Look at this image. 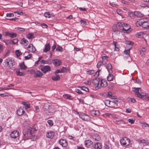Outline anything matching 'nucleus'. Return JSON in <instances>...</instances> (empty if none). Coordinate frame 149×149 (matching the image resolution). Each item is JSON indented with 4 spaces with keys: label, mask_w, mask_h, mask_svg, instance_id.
<instances>
[{
    "label": "nucleus",
    "mask_w": 149,
    "mask_h": 149,
    "mask_svg": "<svg viewBox=\"0 0 149 149\" xmlns=\"http://www.w3.org/2000/svg\"><path fill=\"white\" fill-rule=\"evenodd\" d=\"M121 2L123 4H125L127 5H130V3L127 1H126L125 0H123L121 1Z\"/></svg>",
    "instance_id": "6e6d98bb"
},
{
    "label": "nucleus",
    "mask_w": 149,
    "mask_h": 149,
    "mask_svg": "<svg viewBox=\"0 0 149 149\" xmlns=\"http://www.w3.org/2000/svg\"><path fill=\"white\" fill-rule=\"evenodd\" d=\"M111 102H113V104H114L116 105H117L118 103V101L116 99L113 100V101H111Z\"/></svg>",
    "instance_id": "e2e57ef3"
},
{
    "label": "nucleus",
    "mask_w": 149,
    "mask_h": 149,
    "mask_svg": "<svg viewBox=\"0 0 149 149\" xmlns=\"http://www.w3.org/2000/svg\"><path fill=\"white\" fill-rule=\"evenodd\" d=\"M3 42L5 43L6 45H8L9 44L12 43L11 40H8L6 41H3Z\"/></svg>",
    "instance_id": "0e129e2a"
},
{
    "label": "nucleus",
    "mask_w": 149,
    "mask_h": 149,
    "mask_svg": "<svg viewBox=\"0 0 149 149\" xmlns=\"http://www.w3.org/2000/svg\"><path fill=\"white\" fill-rule=\"evenodd\" d=\"M126 44L129 45H133L134 43L133 42L130 41H126Z\"/></svg>",
    "instance_id": "13d9d810"
},
{
    "label": "nucleus",
    "mask_w": 149,
    "mask_h": 149,
    "mask_svg": "<svg viewBox=\"0 0 149 149\" xmlns=\"http://www.w3.org/2000/svg\"><path fill=\"white\" fill-rule=\"evenodd\" d=\"M139 143L144 146H146L149 143L148 141L144 139L140 140L139 141Z\"/></svg>",
    "instance_id": "c756f323"
},
{
    "label": "nucleus",
    "mask_w": 149,
    "mask_h": 149,
    "mask_svg": "<svg viewBox=\"0 0 149 149\" xmlns=\"http://www.w3.org/2000/svg\"><path fill=\"white\" fill-rule=\"evenodd\" d=\"M15 54L17 56L19 57L22 53L19 50H17L15 51Z\"/></svg>",
    "instance_id": "a18cd8bd"
},
{
    "label": "nucleus",
    "mask_w": 149,
    "mask_h": 149,
    "mask_svg": "<svg viewBox=\"0 0 149 149\" xmlns=\"http://www.w3.org/2000/svg\"><path fill=\"white\" fill-rule=\"evenodd\" d=\"M53 63L55 66H58L61 65V60L59 59H55L53 60Z\"/></svg>",
    "instance_id": "a211bd4d"
},
{
    "label": "nucleus",
    "mask_w": 149,
    "mask_h": 149,
    "mask_svg": "<svg viewBox=\"0 0 149 149\" xmlns=\"http://www.w3.org/2000/svg\"><path fill=\"white\" fill-rule=\"evenodd\" d=\"M44 16L46 17L50 18L51 17V15L49 12H47L45 13Z\"/></svg>",
    "instance_id": "603ef678"
},
{
    "label": "nucleus",
    "mask_w": 149,
    "mask_h": 149,
    "mask_svg": "<svg viewBox=\"0 0 149 149\" xmlns=\"http://www.w3.org/2000/svg\"><path fill=\"white\" fill-rule=\"evenodd\" d=\"M59 144L63 147H66L68 145L67 141L65 139H61L59 141Z\"/></svg>",
    "instance_id": "9b49d317"
},
{
    "label": "nucleus",
    "mask_w": 149,
    "mask_h": 149,
    "mask_svg": "<svg viewBox=\"0 0 149 149\" xmlns=\"http://www.w3.org/2000/svg\"><path fill=\"white\" fill-rule=\"evenodd\" d=\"M95 149H101L102 147V144L100 143H97L93 146Z\"/></svg>",
    "instance_id": "c85d7f7f"
},
{
    "label": "nucleus",
    "mask_w": 149,
    "mask_h": 149,
    "mask_svg": "<svg viewBox=\"0 0 149 149\" xmlns=\"http://www.w3.org/2000/svg\"><path fill=\"white\" fill-rule=\"evenodd\" d=\"M108 58V57L107 55L102 56V61H103V63L105 64H106Z\"/></svg>",
    "instance_id": "473e14b6"
},
{
    "label": "nucleus",
    "mask_w": 149,
    "mask_h": 149,
    "mask_svg": "<svg viewBox=\"0 0 149 149\" xmlns=\"http://www.w3.org/2000/svg\"><path fill=\"white\" fill-rule=\"evenodd\" d=\"M130 26L127 24V25H125L122 29L123 30L124 33H128L130 32Z\"/></svg>",
    "instance_id": "ddd939ff"
},
{
    "label": "nucleus",
    "mask_w": 149,
    "mask_h": 149,
    "mask_svg": "<svg viewBox=\"0 0 149 149\" xmlns=\"http://www.w3.org/2000/svg\"><path fill=\"white\" fill-rule=\"evenodd\" d=\"M81 89L83 90L86 92L89 91L88 88L85 86H82L80 87Z\"/></svg>",
    "instance_id": "09e8293b"
},
{
    "label": "nucleus",
    "mask_w": 149,
    "mask_h": 149,
    "mask_svg": "<svg viewBox=\"0 0 149 149\" xmlns=\"http://www.w3.org/2000/svg\"><path fill=\"white\" fill-rule=\"evenodd\" d=\"M61 70L62 73L65 72L69 71V69L68 68L64 67H63Z\"/></svg>",
    "instance_id": "a19ab883"
},
{
    "label": "nucleus",
    "mask_w": 149,
    "mask_h": 149,
    "mask_svg": "<svg viewBox=\"0 0 149 149\" xmlns=\"http://www.w3.org/2000/svg\"><path fill=\"white\" fill-rule=\"evenodd\" d=\"M105 64H104L103 61H102V62H101V61H99L97 64V68H99L100 67V66L102 65H105Z\"/></svg>",
    "instance_id": "49530a36"
},
{
    "label": "nucleus",
    "mask_w": 149,
    "mask_h": 149,
    "mask_svg": "<svg viewBox=\"0 0 149 149\" xmlns=\"http://www.w3.org/2000/svg\"><path fill=\"white\" fill-rule=\"evenodd\" d=\"M107 86V81L103 79L101 80L100 85L99 86H95V88L96 89H99L101 87H105Z\"/></svg>",
    "instance_id": "0eeeda50"
},
{
    "label": "nucleus",
    "mask_w": 149,
    "mask_h": 149,
    "mask_svg": "<svg viewBox=\"0 0 149 149\" xmlns=\"http://www.w3.org/2000/svg\"><path fill=\"white\" fill-rule=\"evenodd\" d=\"M47 123L50 126H52L53 125V123L52 121L51 120H49L47 121Z\"/></svg>",
    "instance_id": "680f3d73"
},
{
    "label": "nucleus",
    "mask_w": 149,
    "mask_h": 149,
    "mask_svg": "<svg viewBox=\"0 0 149 149\" xmlns=\"http://www.w3.org/2000/svg\"><path fill=\"white\" fill-rule=\"evenodd\" d=\"M19 135V132L17 131H14L10 134V136L12 138H16Z\"/></svg>",
    "instance_id": "4468645a"
},
{
    "label": "nucleus",
    "mask_w": 149,
    "mask_h": 149,
    "mask_svg": "<svg viewBox=\"0 0 149 149\" xmlns=\"http://www.w3.org/2000/svg\"><path fill=\"white\" fill-rule=\"evenodd\" d=\"M32 130L31 128L24 130L23 132L24 136L25 137L31 138L32 137H34V138H35L36 136L34 133L32 132Z\"/></svg>",
    "instance_id": "7ed1b4c3"
},
{
    "label": "nucleus",
    "mask_w": 149,
    "mask_h": 149,
    "mask_svg": "<svg viewBox=\"0 0 149 149\" xmlns=\"http://www.w3.org/2000/svg\"><path fill=\"white\" fill-rule=\"evenodd\" d=\"M40 70L44 73H46L51 70V68L49 65L44 66L41 68Z\"/></svg>",
    "instance_id": "1a4fd4ad"
},
{
    "label": "nucleus",
    "mask_w": 149,
    "mask_h": 149,
    "mask_svg": "<svg viewBox=\"0 0 149 149\" xmlns=\"http://www.w3.org/2000/svg\"><path fill=\"white\" fill-rule=\"evenodd\" d=\"M120 143L122 145L126 146L129 145L130 143V140L129 138L127 137H124L120 140Z\"/></svg>",
    "instance_id": "423d86ee"
},
{
    "label": "nucleus",
    "mask_w": 149,
    "mask_h": 149,
    "mask_svg": "<svg viewBox=\"0 0 149 149\" xmlns=\"http://www.w3.org/2000/svg\"><path fill=\"white\" fill-rule=\"evenodd\" d=\"M54 133L52 131L48 132L47 134V136L49 138L52 139L54 136Z\"/></svg>",
    "instance_id": "5701e85b"
},
{
    "label": "nucleus",
    "mask_w": 149,
    "mask_h": 149,
    "mask_svg": "<svg viewBox=\"0 0 149 149\" xmlns=\"http://www.w3.org/2000/svg\"><path fill=\"white\" fill-rule=\"evenodd\" d=\"M63 96L65 98L69 100H72V97L70 95L68 94H66L63 95Z\"/></svg>",
    "instance_id": "4c0bfd02"
},
{
    "label": "nucleus",
    "mask_w": 149,
    "mask_h": 149,
    "mask_svg": "<svg viewBox=\"0 0 149 149\" xmlns=\"http://www.w3.org/2000/svg\"><path fill=\"white\" fill-rule=\"evenodd\" d=\"M148 19L147 18H143L142 19L137 20L135 24L137 26H139L142 25V28L145 30L149 29V22Z\"/></svg>",
    "instance_id": "f257e3e1"
},
{
    "label": "nucleus",
    "mask_w": 149,
    "mask_h": 149,
    "mask_svg": "<svg viewBox=\"0 0 149 149\" xmlns=\"http://www.w3.org/2000/svg\"><path fill=\"white\" fill-rule=\"evenodd\" d=\"M140 88H133V91L135 93L136 95H137V97L142 99H146V95H142L140 94L139 92V90Z\"/></svg>",
    "instance_id": "20e7f679"
},
{
    "label": "nucleus",
    "mask_w": 149,
    "mask_h": 149,
    "mask_svg": "<svg viewBox=\"0 0 149 149\" xmlns=\"http://www.w3.org/2000/svg\"><path fill=\"white\" fill-rule=\"evenodd\" d=\"M118 25L121 28H123V27L125 26V25H127V24L124 23L123 22H118Z\"/></svg>",
    "instance_id": "58836bf2"
},
{
    "label": "nucleus",
    "mask_w": 149,
    "mask_h": 149,
    "mask_svg": "<svg viewBox=\"0 0 149 149\" xmlns=\"http://www.w3.org/2000/svg\"><path fill=\"white\" fill-rule=\"evenodd\" d=\"M43 75V73L40 70H37L35 71L34 77H41Z\"/></svg>",
    "instance_id": "f8f14e48"
},
{
    "label": "nucleus",
    "mask_w": 149,
    "mask_h": 149,
    "mask_svg": "<svg viewBox=\"0 0 149 149\" xmlns=\"http://www.w3.org/2000/svg\"><path fill=\"white\" fill-rule=\"evenodd\" d=\"M127 121L131 124H134L135 122V120L133 119H128Z\"/></svg>",
    "instance_id": "864d4df0"
},
{
    "label": "nucleus",
    "mask_w": 149,
    "mask_h": 149,
    "mask_svg": "<svg viewBox=\"0 0 149 149\" xmlns=\"http://www.w3.org/2000/svg\"><path fill=\"white\" fill-rule=\"evenodd\" d=\"M0 96H2V97L8 96H12L10 94H9L8 93H4L0 94Z\"/></svg>",
    "instance_id": "79ce46f5"
},
{
    "label": "nucleus",
    "mask_w": 149,
    "mask_h": 149,
    "mask_svg": "<svg viewBox=\"0 0 149 149\" xmlns=\"http://www.w3.org/2000/svg\"><path fill=\"white\" fill-rule=\"evenodd\" d=\"M52 78L53 80L54 81H56L60 79V77L58 75H55L53 76Z\"/></svg>",
    "instance_id": "2f4dec72"
},
{
    "label": "nucleus",
    "mask_w": 149,
    "mask_h": 149,
    "mask_svg": "<svg viewBox=\"0 0 149 149\" xmlns=\"http://www.w3.org/2000/svg\"><path fill=\"white\" fill-rule=\"evenodd\" d=\"M56 50H57L58 51L62 52L63 50V49L61 47L58 46L56 48Z\"/></svg>",
    "instance_id": "4d7b16f0"
},
{
    "label": "nucleus",
    "mask_w": 149,
    "mask_h": 149,
    "mask_svg": "<svg viewBox=\"0 0 149 149\" xmlns=\"http://www.w3.org/2000/svg\"><path fill=\"white\" fill-rule=\"evenodd\" d=\"M81 24L84 26H86L87 25L86 22L84 20H81L80 21Z\"/></svg>",
    "instance_id": "5fc2aeb1"
},
{
    "label": "nucleus",
    "mask_w": 149,
    "mask_h": 149,
    "mask_svg": "<svg viewBox=\"0 0 149 149\" xmlns=\"http://www.w3.org/2000/svg\"><path fill=\"white\" fill-rule=\"evenodd\" d=\"M113 78V76L112 74L109 73L107 77V79L109 81H111L112 80Z\"/></svg>",
    "instance_id": "f704fd0d"
},
{
    "label": "nucleus",
    "mask_w": 149,
    "mask_h": 149,
    "mask_svg": "<svg viewBox=\"0 0 149 149\" xmlns=\"http://www.w3.org/2000/svg\"><path fill=\"white\" fill-rule=\"evenodd\" d=\"M130 49H128L124 51V52L123 56L125 60L127 61L128 62L132 61V59L130 55Z\"/></svg>",
    "instance_id": "39448f33"
},
{
    "label": "nucleus",
    "mask_w": 149,
    "mask_h": 149,
    "mask_svg": "<svg viewBox=\"0 0 149 149\" xmlns=\"http://www.w3.org/2000/svg\"><path fill=\"white\" fill-rule=\"evenodd\" d=\"M11 41L12 43L14 44H16L18 43V40L16 39H14L11 40Z\"/></svg>",
    "instance_id": "3c124183"
},
{
    "label": "nucleus",
    "mask_w": 149,
    "mask_h": 149,
    "mask_svg": "<svg viewBox=\"0 0 149 149\" xmlns=\"http://www.w3.org/2000/svg\"><path fill=\"white\" fill-rule=\"evenodd\" d=\"M106 68L107 69L109 73H111L112 72V66L110 63H108L106 66Z\"/></svg>",
    "instance_id": "393cba45"
},
{
    "label": "nucleus",
    "mask_w": 149,
    "mask_h": 149,
    "mask_svg": "<svg viewBox=\"0 0 149 149\" xmlns=\"http://www.w3.org/2000/svg\"><path fill=\"white\" fill-rule=\"evenodd\" d=\"M29 43L28 41L24 38H23L21 40V43L24 46H27Z\"/></svg>",
    "instance_id": "4be33fe9"
},
{
    "label": "nucleus",
    "mask_w": 149,
    "mask_h": 149,
    "mask_svg": "<svg viewBox=\"0 0 149 149\" xmlns=\"http://www.w3.org/2000/svg\"><path fill=\"white\" fill-rule=\"evenodd\" d=\"M40 24L42 26H44V27H43V28H47L48 27L47 25L45 23H41Z\"/></svg>",
    "instance_id": "69168bd1"
},
{
    "label": "nucleus",
    "mask_w": 149,
    "mask_h": 149,
    "mask_svg": "<svg viewBox=\"0 0 149 149\" xmlns=\"http://www.w3.org/2000/svg\"><path fill=\"white\" fill-rule=\"evenodd\" d=\"M104 104L105 105L110 107H113V102L108 100H106L104 101Z\"/></svg>",
    "instance_id": "6ab92c4d"
},
{
    "label": "nucleus",
    "mask_w": 149,
    "mask_h": 149,
    "mask_svg": "<svg viewBox=\"0 0 149 149\" xmlns=\"http://www.w3.org/2000/svg\"><path fill=\"white\" fill-rule=\"evenodd\" d=\"M14 16V15L13 13H7L6 15L7 17H13Z\"/></svg>",
    "instance_id": "bf43d9fd"
},
{
    "label": "nucleus",
    "mask_w": 149,
    "mask_h": 149,
    "mask_svg": "<svg viewBox=\"0 0 149 149\" xmlns=\"http://www.w3.org/2000/svg\"><path fill=\"white\" fill-rule=\"evenodd\" d=\"M22 103L24 105L22 107L24 109V108L26 110L30 107V104L28 102L23 101L22 102Z\"/></svg>",
    "instance_id": "dca6fc26"
},
{
    "label": "nucleus",
    "mask_w": 149,
    "mask_h": 149,
    "mask_svg": "<svg viewBox=\"0 0 149 149\" xmlns=\"http://www.w3.org/2000/svg\"><path fill=\"white\" fill-rule=\"evenodd\" d=\"M113 122L115 123V124L118 125L124 124L126 123L125 122L122 120H113Z\"/></svg>",
    "instance_id": "cd10ccee"
},
{
    "label": "nucleus",
    "mask_w": 149,
    "mask_h": 149,
    "mask_svg": "<svg viewBox=\"0 0 149 149\" xmlns=\"http://www.w3.org/2000/svg\"><path fill=\"white\" fill-rule=\"evenodd\" d=\"M136 36L138 38H142L146 36V34L143 32H140L137 33Z\"/></svg>",
    "instance_id": "bb28decb"
},
{
    "label": "nucleus",
    "mask_w": 149,
    "mask_h": 149,
    "mask_svg": "<svg viewBox=\"0 0 149 149\" xmlns=\"http://www.w3.org/2000/svg\"><path fill=\"white\" fill-rule=\"evenodd\" d=\"M35 111L36 112H38L39 111V108L38 106H35Z\"/></svg>",
    "instance_id": "774afa93"
},
{
    "label": "nucleus",
    "mask_w": 149,
    "mask_h": 149,
    "mask_svg": "<svg viewBox=\"0 0 149 149\" xmlns=\"http://www.w3.org/2000/svg\"><path fill=\"white\" fill-rule=\"evenodd\" d=\"M25 111L22 107H20L17 111V114L19 116H22L25 113Z\"/></svg>",
    "instance_id": "9d476101"
},
{
    "label": "nucleus",
    "mask_w": 149,
    "mask_h": 149,
    "mask_svg": "<svg viewBox=\"0 0 149 149\" xmlns=\"http://www.w3.org/2000/svg\"><path fill=\"white\" fill-rule=\"evenodd\" d=\"M28 50L31 52H34L36 50L35 47L32 44H30L28 47Z\"/></svg>",
    "instance_id": "2eb2a0df"
},
{
    "label": "nucleus",
    "mask_w": 149,
    "mask_h": 149,
    "mask_svg": "<svg viewBox=\"0 0 149 149\" xmlns=\"http://www.w3.org/2000/svg\"><path fill=\"white\" fill-rule=\"evenodd\" d=\"M117 14L118 15H121L122 14V11L120 9H118L116 10Z\"/></svg>",
    "instance_id": "052dcab7"
},
{
    "label": "nucleus",
    "mask_w": 149,
    "mask_h": 149,
    "mask_svg": "<svg viewBox=\"0 0 149 149\" xmlns=\"http://www.w3.org/2000/svg\"><path fill=\"white\" fill-rule=\"evenodd\" d=\"M97 72H96L95 73V71L93 70L87 72L88 74L91 75H95V74H97Z\"/></svg>",
    "instance_id": "37998d69"
},
{
    "label": "nucleus",
    "mask_w": 149,
    "mask_h": 149,
    "mask_svg": "<svg viewBox=\"0 0 149 149\" xmlns=\"http://www.w3.org/2000/svg\"><path fill=\"white\" fill-rule=\"evenodd\" d=\"M100 80L99 78H96L93 80L92 82L95 85L99 86Z\"/></svg>",
    "instance_id": "412c9836"
},
{
    "label": "nucleus",
    "mask_w": 149,
    "mask_h": 149,
    "mask_svg": "<svg viewBox=\"0 0 149 149\" xmlns=\"http://www.w3.org/2000/svg\"><path fill=\"white\" fill-rule=\"evenodd\" d=\"M141 126L143 128L146 127H149V125L146 123H141Z\"/></svg>",
    "instance_id": "ea45409f"
},
{
    "label": "nucleus",
    "mask_w": 149,
    "mask_h": 149,
    "mask_svg": "<svg viewBox=\"0 0 149 149\" xmlns=\"http://www.w3.org/2000/svg\"><path fill=\"white\" fill-rule=\"evenodd\" d=\"M134 15L138 17H141L144 16V15L140 12L135 11L134 12Z\"/></svg>",
    "instance_id": "aec40b11"
},
{
    "label": "nucleus",
    "mask_w": 149,
    "mask_h": 149,
    "mask_svg": "<svg viewBox=\"0 0 149 149\" xmlns=\"http://www.w3.org/2000/svg\"><path fill=\"white\" fill-rule=\"evenodd\" d=\"M92 138L95 141H98L100 139V137L97 134H94L92 136Z\"/></svg>",
    "instance_id": "7c9ffc66"
},
{
    "label": "nucleus",
    "mask_w": 149,
    "mask_h": 149,
    "mask_svg": "<svg viewBox=\"0 0 149 149\" xmlns=\"http://www.w3.org/2000/svg\"><path fill=\"white\" fill-rule=\"evenodd\" d=\"M20 66L21 69L25 70L27 68V67L24 65V63H21L20 65Z\"/></svg>",
    "instance_id": "c03bdc74"
},
{
    "label": "nucleus",
    "mask_w": 149,
    "mask_h": 149,
    "mask_svg": "<svg viewBox=\"0 0 149 149\" xmlns=\"http://www.w3.org/2000/svg\"><path fill=\"white\" fill-rule=\"evenodd\" d=\"M91 115L93 116H98L100 114V112L99 111L93 110L91 112Z\"/></svg>",
    "instance_id": "b1692460"
},
{
    "label": "nucleus",
    "mask_w": 149,
    "mask_h": 149,
    "mask_svg": "<svg viewBox=\"0 0 149 149\" xmlns=\"http://www.w3.org/2000/svg\"><path fill=\"white\" fill-rule=\"evenodd\" d=\"M104 116H107L109 118H111V117H113L114 118V117L113 116H114L113 115H112V114L111 113H106L104 114ZM115 118H117L116 117H114Z\"/></svg>",
    "instance_id": "de8ad7c7"
},
{
    "label": "nucleus",
    "mask_w": 149,
    "mask_h": 149,
    "mask_svg": "<svg viewBox=\"0 0 149 149\" xmlns=\"http://www.w3.org/2000/svg\"><path fill=\"white\" fill-rule=\"evenodd\" d=\"M50 45L49 43L46 44L45 46V48L43 50V52L47 53L49 51L50 49Z\"/></svg>",
    "instance_id": "f3484780"
},
{
    "label": "nucleus",
    "mask_w": 149,
    "mask_h": 149,
    "mask_svg": "<svg viewBox=\"0 0 149 149\" xmlns=\"http://www.w3.org/2000/svg\"><path fill=\"white\" fill-rule=\"evenodd\" d=\"M116 26H114L113 27V31L114 32H115L116 34H119L120 33V31H118L117 29H116Z\"/></svg>",
    "instance_id": "e433bc0d"
},
{
    "label": "nucleus",
    "mask_w": 149,
    "mask_h": 149,
    "mask_svg": "<svg viewBox=\"0 0 149 149\" xmlns=\"http://www.w3.org/2000/svg\"><path fill=\"white\" fill-rule=\"evenodd\" d=\"M17 34L15 33H10V37L12 38H15L17 36Z\"/></svg>",
    "instance_id": "8fccbe9b"
},
{
    "label": "nucleus",
    "mask_w": 149,
    "mask_h": 149,
    "mask_svg": "<svg viewBox=\"0 0 149 149\" xmlns=\"http://www.w3.org/2000/svg\"><path fill=\"white\" fill-rule=\"evenodd\" d=\"M27 38L29 39H32L34 38L33 34L31 33H28L27 35Z\"/></svg>",
    "instance_id": "72a5a7b5"
},
{
    "label": "nucleus",
    "mask_w": 149,
    "mask_h": 149,
    "mask_svg": "<svg viewBox=\"0 0 149 149\" xmlns=\"http://www.w3.org/2000/svg\"><path fill=\"white\" fill-rule=\"evenodd\" d=\"M4 63L5 65L10 68H11L12 67L14 66L15 63L14 59L10 57L6 58L5 61Z\"/></svg>",
    "instance_id": "f03ea898"
},
{
    "label": "nucleus",
    "mask_w": 149,
    "mask_h": 149,
    "mask_svg": "<svg viewBox=\"0 0 149 149\" xmlns=\"http://www.w3.org/2000/svg\"><path fill=\"white\" fill-rule=\"evenodd\" d=\"M79 116L82 119L85 121H89L90 119V116L82 113H80Z\"/></svg>",
    "instance_id": "6e6552de"
},
{
    "label": "nucleus",
    "mask_w": 149,
    "mask_h": 149,
    "mask_svg": "<svg viewBox=\"0 0 149 149\" xmlns=\"http://www.w3.org/2000/svg\"><path fill=\"white\" fill-rule=\"evenodd\" d=\"M49 105L47 104H46L45 105V106H44L43 108L45 110H47L49 108Z\"/></svg>",
    "instance_id": "338daca9"
},
{
    "label": "nucleus",
    "mask_w": 149,
    "mask_h": 149,
    "mask_svg": "<svg viewBox=\"0 0 149 149\" xmlns=\"http://www.w3.org/2000/svg\"><path fill=\"white\" fill-rule=\"evenodd\" d=\"M93 142L90 140H87L85 142V145L86 147L88 148L91 146Z\"/></svg>",
    "instance_id": "a878e982"
},
{
    "label": "nucleus",
    "mask_w": 149,
    "mask_h": 149,
    "mask_svg": "<svg viewBox=\"0 0 149 149\" xmlns=\"http://www.w3.org/2000/svg\"><path fill=\"white\" fill-rule=\"evenodd\" d=\"M17 75L18 76H22L24 75L25 74L22 72H21L19 69H17L16 71Z\"/></svg>",
    "instance_id": "c9c22d12"
}]
</instances>
